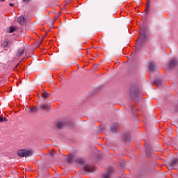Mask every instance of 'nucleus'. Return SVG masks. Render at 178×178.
I'll list each match as a JSON object with an SVG mask.
<instances>
[{"instance_id": "obj_10", "label": "nucleus", "mask_w": 178, "mask_h": 178, "mask_svg": "<svg viewBox=\"0 0 178 178\" xmlns=\"http://www.w3.org/2000/svg\"><path fill=\"white\" fill-rule=\"evenodd\" d=\"M83 170L85 172H88L89 173H91L92 172H95V169L92 170V168H91V167H90L89 165H85L83 167Z\"/></svg>"}, {"instance_id": "obj_14", "label": "nucleus", "mask_w": 178, "mask_h": 178, "mask_svg": "<svg viewBox=\"0 0 178 178\" xmlns=\"http://www.w3.org/2000/svg\"><path fill=\"white\" fill-rule=\"evenodd\" d=\"M73 159H74V155L70 154L67 157V162L68 163H73Z\"/></svg>"}, {"instance_id": "obj_5", "label": "nucleus", "mask_w": 178, "mask_h": 178, "mask_svg": "<svg viewBox=\"0 0 178 178\" xmlns=\"http://www.w3.org/2000/svg\"><path fill=\"white\" fill-rule=\"evenodd\" d=\"M178 65L177 58L172 59L169 63L170 69H175L176 66Z\"/></svg>"}, {"instance_id": "obj_19", "label": "nucleus", "mask_w": 178, "mask_h": 178, "mask_svg": "<svg viewBox=\"0 0 178 178\" xmlns=\"http://www.w3.org/2000/svg\"><path fill=\"white\" fill-rule=\"evenodd\" d=\"M75 162L76 163H80L81 165H83V163H84V159H77L75 160Z\"/></svg>"}, {"instance_id": "obj_9", "label": "nucleus", "mask_w": 178, "mask_h": 178, "mask_svg": "<svg viewBox=\"0 0 178 178\" xmlns=\"http://www.w3.org/2000/svg\"><path fill=\"white\" fill-rule=\"evenodd\" d=\"M118 127H119V125L118 124V123L117 122L114 123L111 126V131H112V133H116V131H118Z\"/></svg>"}, {"instance_id": "obj_30", "label": "nucleus", "mask_w": 178, "mask_h": 178, "mask_svg": "<svg viewBox=\"0 0 178 178\" xmlns=\"http://www.w3.org/2000/svg\"><path fill=\"white\" fill-rule=\"evenodd\" d=\"M42 40L40 41V44H42Z\"/></svg>"}, {"instance_id": "obj_26", "label": "nucleus", "mask_w": 178, "mask_h": 178, "mask_svg": "<svg viewBox=\"0 0 178 178\" xmlns=\"http://www.w3.org/2000/svg\"><path fill=\"white\" fill-rule=\"evenodd\" d=\"M24 2H26V3H29V2H30L31 0H23Z\"/></svg>"}, {"instance_id": "obj_28", "label": "nucleus", "mask_w": 178, "mask_h": 178, "mask_svg": "<svg viewBox=\"0 0 178 178\" xmlns=\"http://www.w3.org/2000/svg\"><path fill=\"white\" fill-rule=\"evenodd\" d=\"M47 97H48V93L45 92V98H47Z\"/></svg>"}, {"instance_id": "obj_27", "label": "nucleus", "mask_w": 178, "mask_h": 178, "mask_svg": "<svg viewBox=\"0 0 178 178\" xmlns=\"http://www.w3.org/2000/svg\"><path fill=\"white\" fill-rule=\"evenodd\" d=\"M9 6H15V4L12 3H9Z\"/></svg>"}, {"instance_id": "obj_3", "label": "nucleus", "mask_w": 178, "mask_h": 178, "mask_svg": "<svg viewBox=\"0 0 178 178\" xmlns=\"http://www.w3.org/2000/svg\"><path fill=\"white\" fill-rule=\"evenodd\" d=\"M39 101L37 103L39 111H45V92L42 93V95L38 94Z\"/></svg>"}, {"instance_id": "obj_2", "label": "nucleus", "mask_w": 178, "mask_h": 178, "mask_svg": "<svg viewBox=\"0 0 178 178\" xmlns=\"http://www.w3.org/2000/svg\"><path fill=\"white\" fill-rule=\"evenodd\" d=\"M17 154L18 156H20L21 158H27L29 156H31L34 154V152L31 149H19L17 152Z\"/></svg>"}, {"instance_id": "obj_21", "label": "nucleus", "mask_w": 178, "mask_h": 178, "mask_svg": "<svg viewBox=\"0 0 178 178\" xmlns=\"http://www.w3.org/2000/svg\"><path fill=\"white\" fill-rule=\"evenodd\" d=\"M2 122H8V119H6V118L0 117V122L2 123Z\"/></svg>"}, {"instance_id": "obj_23", "label": "nucleus", "mask_w": 178, "mask_h": 178, "mask_svg": "<svg viewBox=\"0 0 178 178\" xmlns=\"http://www.w3.org/2000/svg\"><path fill=\"white\" fill-rule=\"evenodd\" d=\"M45 109L46 111H49V109H51V106L49 104H46Z\"/></svg>"}, {"instance_id": "obj_13", "label": "nucleus", "mask_w": 178, "mask_h": 178, "mask_svg": "<svg viewBox=\"0 0 178 178\" xmlns=\"http://www.w3.org/2000/svg\"><path fill=\"white\" fill-rule=\"evenodd\" d=\"M9 45V40L8 39H5L2 42H1V47L2 48H6Z\"/></svg>"}, {"instance_id": "obj_25", "label": "nucleus", "mask_w": 178, "mask_h": 178, "mask_svg": "<svg viewBox=\"0 0 178 178\" xmlns=\"http://www.w3.org/2000/svg\"><path fill=\"white\" fill-rule=\"evenodd\" d=\"M154 83L156 84V86H159V84H161V81L159 80H156L154 81Z\"/></svg>"}, {"instance_id": "obj_17", "label": "nucleus", "mask_w": 178, "mask_h": 178, "mask_svg": "<svg viewBox=\"0 0 178 178\" xmlns=\"http://www.w3.org/2000/svg\"><path fill=\"white\" fill-rule=\"evenodd\" d=\"M58 129H63L65 127V122H58L57 123Z\"/></svg>"}, {"instance_id": "obj_20", "label": "nucleus", "mask_w": 178, "mask_h": 178, "mask_svg": "<svg viewBox=\"0 0 178 178\" xmlns=\"http://www.w3.org/2000/svg\"><path fill=\"white\" fill-rule=\"evenodd\" d=\"M14 31H16V27L15 26H10L9 30H8V33H14Z\"/></svg>"}, {"instance_id": "obj_15", "label": "nucleus", "mask_w": 178, "mask_h": 178, "mask_svg": "<svg viewBox=\"0 0 178 178\" xmlns=\"http://www.w3.org/2000/svg\"><path fill=\"white\" fill-rule=\"evenodd\" d=\"M178 163V159H174L170 162V166H176Z\"/></svg>"}, {"instance_id": "obj_31", "label": "nucleus", "mask_w": 178, "mask_h": 178, "mask_svg": "<svg viewBox=\"0 0 178 178\" xmlns=\"http://www.w3.org/2000/svg\"><path fill=\"white\" fill-rule=\"evenodd\" d=\"M51 26H54V22H51Z\"/></svg>"}, {"instance_id": "obj_12", "label": "nucleus", "mask_w": 178, "mask_h": 178, "mask_svg": "<svg viewBox=\"0 0 178 178\" xmlns=\"http://www.w3.org/2000/svg\"><path fill=\"white\" fill-rule=\"evenodd\" d=\"M112 170H113V168H111L110 171H108L106 174L102 175V177L103 178H111V173H112Z\"/></svg>"}, {"instance_id": "obj_7", "label": "nucleus", "mask_w": 178, "mask_h": 178, "mask_svg": "<svg viewBox=\"0 0 178 178\" xmlns=\"http://www.w3.org/2000/svg\"><path fill=\"white\" fill-rule=\"evenodd\" d=\"M123 140L125 142L130 141L131 140V136L130 135V133H126L124 134Z\"/></svg>"}, {"instance_id": "obj_1", "label": "nucleus", "mask_w": 178, "mask_h": 178, "mask_svg": "<svg viewBox=\"0 0 178 178\" xmlns=\"http://www.w3.org/2000/svg\"><path fill=\"white\" fill-rule=\"evenodd\" d=\"M140 35L136 45V52H138L140 49H141L143 45H144V43L148 40V36L146 33L147 28H145V26H140Z\"/></svg>"}, {"instance_id": "obj_29", "label": "nucleus", "mask_w": 178, "mask_h": 178, "mask_svg": "<svg viewBox=\"0 0 178 178\" xmlns=\"http://www.w3.org/2000/svg\"><path fill=\"white\" fill-rule=\"evenodd\" d=\"M6 0H0V2H5Z\"/></svg>"}, {"instance_id": "obj_18", "label": "nucleus", "mask_w": 178, "mask_h": 178, "mask_svg": "<svg viewBox=\"0 0 178 178\" xmlns=\"http://www.w3.org/2000/svg\"><path fill=\"white\" fill-rule=\"evenodd\" d=\"M150 8H151V6H149V2H147V3L146 4V9L145 10V13L146 15H148V12H149Z\"/></svg>"}, {"instance_id": "obj_24", "label": "nucleus", "mask_w": 178, "mask_h": 178, "mask_svg": "<svg viewBox=\"0 0 178 178\" xmlns=\"http://www.w3.org/2000/svg\"><path fill=\"white\" fill-rule=\"evenodd\" d=\"M50 155L51 156H54V155H55V149H51L50 152Z\"/></svg>"}, {"instance_id": "obj_16", "label": "nucleus", "mask_w": 178, "mask_h": 178, "mask_svg": "<svg viewBox=\"0 0 178 178\" xmlns=\"http://www.w3.org/2000/svg\"><path fill=\"white\" fill-rule=\"evenodd\" d=\"M18 23L21 24V26L24 25V17L21 16L18 18Z\"/></svg>"}, {"instance_id": "obj_11", "label": "nucleus", "mask_w": 178, "mask_h": 178, "mask_svg": "<svg viewBox=\"0 0 178 178\" xmlns=\"http://www.w3.org/2000/svg\"><path fill=\"white\" fill-rule=\"evenodd\" d=\"M24 54V47H21L17 51V56H22Z\"/></svg>"}, {"instance_id": "obj_4", "label": "nucleus", "mask_w": 178, "mask_h": 178, "mask_svg": "<svg viewBox=\"0 0 178 178\" xmlns=\"http://www.w3.org/2000/svg\"><path fill=\"white\" fill-rule=\"evenodd\" d=\"M130 95L132 99H137V98L138 97V90H131L130 91Z\"/></svg>"}, {"instance_id": "obj_22", "label": "nucleus", "mask_w": 178, "mask_h": 178, "mask_svg": "<svg viewBox=\"0 0 178 178\" xmlns=\"http://www.w3.org/2000/svg\"><path fill=\"white\" fill-rule=\"evenodd\" d=\"M146 148V154L147 155H149V146H145Z\"/></svg>"}, {"instance_id": "obj_6", "label": "nucleus", "mask_w": 178, "mask_h": 178, "mask_svg": "<svg viewBox=\"0 0 178 178\" xmlns=\"http://www.w3.org/2000/svg\"><path fill=\"white\" fill-rule=\"evenodd\" d=\"M148 68L150 72H155L156 67L155 66V62L150 61L149 62Z\"/></svg>"}, {"instance_id": "obj_8", "label": "nucleus", "mask_w": 178, "mask_h": 178, "mask_svg": "<svg viewBox=\"0 0 178 178\" xmlns=\"http://www.w3.org/2000/svg\"><path fill=\"white\" fill-rule=\"evenodd\" d=\"M29 111L31 113H38L40 109L38 108V106H33L30 108Z\"/></svg>"}]
</instances>
